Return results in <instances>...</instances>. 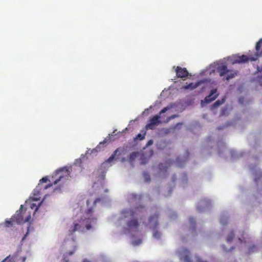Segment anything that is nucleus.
Returning a JSON list of instances; mask_svg holds the SVG:
<instances>
[{
    "label": "nucleus",
    "mask_w": 262,
    "mask_h": 262,
    "mask_svg": "<svg viewBox=\"0 0 262 262\" xmlns=\"http://www.w3.org/2000/svg\"><path fill=\"white\" fill-rule=\"evenodd\" d=\"M144 210L143 207H136L133 209L124 210L123 211L125 217H130L131 219L127 222V226L130 231H138L139 225L137 217L141 216V213Z\"/></svg>",
    "instance_id": "nucleus-1"
},
{
    "label": "nucleus",
    "mask_w": 262,
    "mask_h": 262,
    "mask_svg": "<svg viewBox=\"0 0 262 262\" xmlns=\"http://www.w3.org/2000/svg\"><path fill=\"white\" fill-rule=\"evenodd\" d=\"M70 175V171L66 167L58 169L52 177L53 182L43 187V189H47L53 185H56L60 181L68 180Z\"/></svg>",
    "instance_id": "nucleus-2"
},
{
    "label": "nucleus",
    "mask_w": 262,
    "mask_h": 262,
    "mask_svg": "<svg viewBox=\"0 0 262 262\" xmlns=\"http://www.w3.org/2000/svg\"><path fill=\"white\" fill-rule=\"evenodd\" d=\"M171 108V106H166L163 108L159 113V115H156L151 118L149 120V123H148L146 126L145 128L146 129H151L153 130L155 129L156 126L161 123L160 119L161 118V115L162 114L165 113L166 111L170 110Z\"/></svg>",
    "instance_id": "nucleus-3"
},
{
    "label": "nucleus",
    "mask_w": 262,
    "mask_h": 262,
    "mask_svg": "<svg viewBox=\"0 0 262 262\" xmlns=\"http://www.w3.org/2000/svg\"><path fill=\"white\" fill-rule=\"evenodd\" d=\"M158 218L159 214L155 213L150 216L148 221V224L150 228L154 230L153 232V237L157 239L160 238L161 237V233L158 231L155 230L159 225Z\"/></svg>",
    "instance_id": "nucleus-4"
},
{
    "label": "nucleus",
    "mask_w": 262,
    "mask_h": 262,
    "mask_svg": "<svg viewBox=\"0 0 262 262\" xmlns=\"http://www.w3.org/2000/svg\"><path fill=\"white\" fill-rule=\"evenodd\" d=\"M23 206L21 205L19 211H17L16 213L12 217V219L18 224L24 223L29 222L31 219V214H29L25 218H24L25 212L23 210Z\"/></svg>",
    "instance_id": "nucleus-5"
},
{
    "label": "nucleus",
    "mask_w": 262,
    "mask_h": 262,
    "mask_svg": "<svg viewBox=\"0 0 262 262\" xmlns=\"http://www.w3.org/2000/svg\"><path fill=\"white\" fill-rule=\"evenodd\" d=\"M93 212V208H91L87 210L85 212L86 217L83 220L85 221V227L87 230H90L92 228V225H95L96 224L97 217L92 215Z\"/></svg>",
    "instance_id": "nucleus-6"
},
{
    "label": "nucleus",
    "mask_w": 262,
    "mask_h": 262,
    "mask_svg": "<svg viewBox=\"0 0 262 262\" xmlns=\"http://www.w3.org/2000/svg\"><path fill=\"white\" fill-rule=\"evenodd\" d=\"M178 253L181 260H184V262H191L190 252L187 249L182 248L179 250Z\"/></svg>",
    "instance_id": "nucleus-7"
},
{
    "label": "nucleus",
    "mask_w": 262,
    "mask_h": 262,
    "mask_svg": "<svg viewBox=\"0 0 262 262\" xmlns=\"http://www.w3.org/2000/svg\"><path fill=\"white\" fill-rule=\"evenodd\" d=\"M217 90L216 89L211 90L209 95L207 96L204 100L201 101V104L203 103L208 104L213 101H214L219 96L218 94H216Z\"/></svg>",
    "instance_id": "nucleus-8"
},
{
    "label": "nucleus",
    "mask_w": 262,
    "mask_h": 262,
    "mask_svg": "<svg viewBox=\"0 0 262 262\" xmlns=\"http://www.w3.org/2000/svg\"><path fill=\"white\" fill-rule=\"evenodd\" d=\"M257 60L256 57L250 56L249 57L247 55H243L242 56H238L236 57L234 60L233 63H244L249 60L255 61Z\"/></svg>",
    "instance_id": "nucleus-9"
},
{
    "label": "nucleus",
    "mask_w": 262,
    "mask_h": 262,
    "mask_svg": "<svg viewBox=\"0 0 262 262\" xmlns=\"http://www.w3.org/2000/svg\"><path fill=\"white\" fill-rule=\"evenodd\" d=\"M176 75L179 78H185L188 76L189 73L185 68L178 66L176 69Z\"/></svg>",
    "instance_id": "nucleus-10"
},
{
    "label": "nucleus",
    "mask_w": 262,
    "mask_h": 262,
    "mask_svg": "<svg viewBox=\"0 0 262 262\" xmlns=\"http://www.w3.org/2000/svg\"><path fill=\"white\" fill-rule=\"evenodd\" d=\"M256 53L254 57H258L262 56V38H260L256 43L255 46Z\"/></svg>",
    "instance_id": "nucleus-11"
},
{
    "label": "nucleus",
    "mask_w": 262,
    "mask_h": 262,
    "mask_svg": "<svg viewBox=\"0 0 262 262\" xmlns=\"http://www.w3.org/2000/svg\"><path fill=\"white\" fill-rule=\"evenodd\" d=\"M217 71L221 76H223L229 72V70L227 69V66L225 64H222L219 66L217 68Z\"/></svg>",
    "instance_id": "nucleus-12"
},
{
    "label": "nucleus",
    "mask_w": 262,
    "mask_h": 262,
    "mask_svg": "<svg viewBox=\"0 0 262 262\" xmlns=\"http://www.w3.org/2000/svg\"><path fill=\"white\" fill-rule=\"evenodd\" d=\"M80 227L79 223L74 222L72 226L69 229L68 234L69 235H72L74 232L77 231Z\"/></svg>",
    "instance_id": "nucleus-13"
},
{
    "label": "nucleus",
    "mask_w": 262,
    "mask_h": 262,
    "mask_svg": "<svg viewBox=\"0 0 262 262\" xmlns=\"http://www.w3.org/2000/svg\"><path fill=\"white\" fill-rule=\"evenodd\" d=\"M200 84L199 82L193 83L191 82L189 83L188 84L184 85L182 86V89L185 90L190 89V90H194Z\"/></svg>",
    "instance_id": "nucleus-14"
},
{
    "label": "nucleus",
    "mask_w": 262,
    "mask_h": 262,
    "mask_svg": "<svg viewBox=\"0 0 262 262\" xmlns=\"http://www.w3.org/2000/svg\"><path fill=\"white\" fill-rule=\"evenodd\" d=\"M226 100V98H223L221 100H217L211 106V110L212 111L216 109L219 106L223 104Z\"/></svg>",
    "instance_id": "nucleus-15"
},
{
    "label": "nucleus",
    "mask_w": 262,
    "mask_h": 262,
    "mask_svg": "<svg viewBox=\"0 0 262 262\" xmlns=\"http://www.w3.org/2000/svg\"><path fill=\"white\" fill-rule=\"evenodd\" d=\"M18 256L17 253H15L12 255L7 256L2 262H15Z\"/></svg>",
    "instance_id": "nucleus-16"
},
{
    "label": "nucleus",
    "mask_w": 262,
    "mask_h": 262,
    "mask_svg": "<svg viewBox=\"0 0 262 262\" xmlns=\"http://www.w3.org/2000/svg\"><path fill=\"white\" fill-rule=\"evenodd\" d=\"M237 75V72L236 71L229 70V74L227 76L226 79L229 80L230 79L235 77Z\"/></svg>",
    "instance_id": "nucleus-17"
},
{
    "label": "nucleus",
    "mask_w": 262,
    "mask_h": 262,
    "mask_svg": "<svg viewBox=\"0 0 262 262\" xmlns=\"http://www.w3.org/2000/svg\"><path fill=\"white\" fill-rule=\"evenodd\" d=\"M41 185L40 184H38V185L36 186L35 189L34 190V194L35 195H40V192L41 190Z\"/></svg>",
    "instance_id": "nucleus-18"
},
{
    "label": "nucleus",
    "mask_w": 262,
    "mask_h": 262,
    "mask_svg": "<svg viewBox=\"0 0 262 262\" xmlns=\"http://www.w3.org/2000/svg\"><path fill=\"white\" fill-rule=\"evenodd\" d=\"M118 151V149L115 150L114 151V152H113V154L109 157V158L106 161L108 163L112 162L115 159V158L116 156L117 155Z\"/></svg>",
    "instance_id": "nucleus-19"
},
{
    "label": "nucleus",
    "mask_w": 262,
    "mask_h": 262,
    "mask_svg": "<svg viewBox=\"0 0 262 262\" xmlns=\"http://www.w3.org/2000/svg\"><path fill=\"white\" fill-rule=\"evenodd\" d=\"M159 168L161 171L166 172L168 169V166L164 165L163 163H160L159 165Z\"/></svg>",
    "instance_id": "nucleus-20"
},
{
    "label": "nucleus",
    "mask_w": 262,
    "mask_h": 262,
    "mask_svg": "<svg viewBox=\"0 0 262 262\" xmlns=\"http://www.w3.org/2000/svg\"><path fill=\"white\" fill-rule=\"evenodd\" d=\"M15 222V221L12 219V217L10 220H6L5 221V225L7 227H10L13 225V223Z\"/></svg>",
    "instance_id": "nucleus-21"
},
{
    "label": "nucleus",
    "mask_w": 262,
    "mask_h": 262,
    "mask_svg": "<svg viewBox=\"0 0 262 262\" xmlns=\"http://www.w3.org/2000/svg\"><path fill=\"white\" fill-rule=\"evenodd\" d=\"M234 235H235L234 233L233 232H231L228 234V236L227 237V241L228 242H231L233 240V238L234 237Z\"/></svg>",
    "instance_id": "nucleus-22"
},
{
    "label": "nucleus",
    "mask_w": 262,
    "mask_h": 262,
    "mask_svg": "<svg viewBox=\"0 0 262 262\" xmlns=\"http://www.w3.org/2000/svg\"><path fill=\"white\" fill-rule=\"evenodd\" d=\"M138 155L137 152H133L130 154L129 159L130 161H134Z\"/></svg>",
    "instance_id": "nucleus-23"
},
{
    "label": "nucleus",
    "mask_w": 262,
    "mask_h": 262,
    "mask_svg": "<svg viewBox=\"0 0 262 262\" xmlns=\"http://www.w3.org/2000/svg\"><path fill=\"white\" fill-rule=\"evenodd\" d=\"M189 223L193 228H195V221L193 217H190L189 219Z\"/></svg>",
    "instance_id": "nucleus-24"
},
{
    "label": "nucleus",
    "mask_w": 262,
    "mask_h": 262,
    "mask_svg": "<svg viewBox=\"0 0 262 262\" xmlns=\"http://www.w3.org/2000/svg\"><path fill=\"white\" fill-rule=\"evenodd\" d=\"M107 140L105 139V140H104V141H103V142H100V143H99V145H98L96 147V150L97 151H98V150H100V145H104V144H106V143H107Z\"/></svg>",
    "instance_id": "nucleus-25"
},
{
    "label": "nucleus",
    "mask_w": 262,
    "mask_h": 262,
    "mask_svg": "<svg viewBox=\"0 0 262 262\" xmlns=\"http://www.w3.org/2000/svg\"><path fill=\"white\" fill-rule=\"evenodd\" d=\"M257 250V247L256 246L253 245L252 246H251L249 248V253H250L251 252H255Z\"/></svg>",
    "instance_id": "nucleus-26"
},
{
    "label": "nucleus",
    "mask_w": 262,
    "mask_h": 262,
    "mask_svg": "<svg viewBox=\"0 0 262 262\" xmlns=\"http://www.w3.org/2000/svg\"><path fill=\"white\" fill-rule=\"evenodd\" d=\"M255 183L258 184L259 181H262V174L260 173L259 176L255 178L254 180Z\"/></svg>",
    "instance_id": "nucleus-27"
},
{
    "label": "nucleus",
    "mask_w": 262,
    "mask_h": 262,
    "mask_svg": "<svg viewBox=\"0 0 262 262\" xmlns=\"http://www.w3.org/2000/svg\"><path fill=\"white\" fill-rule=\"evenodd\" d=\"M145 138V134H138L136 137V139H138V140H142L143 139H144Z\"/></svg>",
    "instance_id": "nucleus-28"
},
{
    "label": "nucleus",
    "mask_w": 262,
    "mask_h": 262,
    "mask_svg": "<svg viewBox=\"0 0 262 262\" xmlns=\"http://www.w3.org/2000/svg\"><path fill=\"white\" fill-rule=\"evenodd\" d=\"M142 243V239H139L136 241L133 242V245L134 246H137L140 245Z\"/></svg>",
    "instance_id": "nucleus-29"
},
{
    "label": "nucleus",
    "mask_w": 262,
    "mask_h": 262,
    "mask_svg": "<svg viewBox=\"0 0 262 262\" xmlns=\"http://www.w3.org/2000/svg\"><path fill=\"white\" fill-rule=\"evenodd\" d=\"M227 220L228 219L225 217H222V218H221L220 219V223L222 224V225H224L226 223H227Z\"/></svg>",
    "instance_id": "nucleus-30"
},
{
    "label": "nucleus",
    "mask_w": 262,
    "mask_h": 262,
    "mask_svg": "<svg viewBox=\"0 0 262 262\" xmlns=\"http://www.w3.org/2000/svg\"><path fill=\"white\" fill-rule=\"evenodd\" d=\"M48 181V178L47 177H45L42 178L41 180H40V183H47Z\"/></svg>",
    "instance_id": "nucleus-31"
},
{
    "label": "nucleus",
    "mask_w": 262,
    "mask_h": 262,
    "mask_svg": "<svg viewBox=\"0 0 262 262\" xmlns=\"http://www.w3.org/2000/svg\"><path fill=\"white\" fill-rule=\"evenodd\" d=\"M101 174L99 176V178L101 180H103L104 179L105 177V171H101Z\"/></svg>",
    "instance_id": "nucleus-32"
},
{
    "label": "nucleus",
    "mask_w": 262,
    "mask_h": 262,
    "mask_svg": "<svg viewBox=\"0 0 262 262\" xmlns=\"http://www.w3.org/2000/svg\"><path fill=\"white\" fill-rule=\"evenodd\" d=\"M257 81L260 85H262V75L258 76Z\"/></svg>",
    "instance_id": "nucleus-33"
},
{
    "label": "nucleus",
    "mask_w": 262,
    "mask_h": 262,
    "mask_svg": "<svg viewBox=\"0 0 262 262\" xmlns=\"http://www.w3.org/2000/svg\"><path fill=\"white\" fill-rule=\"evenodd\" d=\"M35 207H36L35 209V211L36 212L38 209V206H36L35 204L33 203L31 204V207L32 209H33Z\"/></svg>",
    "instance_id": "nucleus-34"
},
{
    "label": "nucleus",
    "mask_w": 262,
    "mask_h": 262,
    "mask_svg": "<svg viewBox=\"0 0 262 262\" xmlns=\"http://www.w3.org/2000/svg\"><path fill=\"white\" fill-rule=\"evenodd\" d=\"M257 70L258 72H260V73L262 72V66L260 67L258 66Z\"/></svg>",
    "instance_id": "nucleus-35"
},
{
    "label": "nucleus",
    "mask_w": 262,
    "mask_h": 262,
    "mask_svg": "<svg viewBox=\"0 0 262 262\" xmlns=\"http://www.w3.org/2000/svg\"><path fill=\"white\" fill-rule=\"evenodd\" d=\"M176 117V115H173L168 117L167 121H169L170 119L174 118Z\"/></svg>",
    "instance_id": "nucleus-36"
},
{
    "label": "nucleus",
    "mask_w": 262,
    "mask_h": 262,
    "mask_svg": "<svg viewBox=\"0 0 262 262\" xmlns=\"http://www.w3.org/2000/svg\"><path fill=\"white\" fill-rule=\"evenodd\" d=\"M196 262H207V261H203V260H201V259L200 258L197 257Z\"/></svg>",
    "instance_id": "nucleus-37"
},
{
    "label": "nucleus",
    "mask_w": 262,
    "mask_h": 262,
    "mask_svg": "<svg viewBox=\"0 0 262 262\" xmlns=\"http://www.w3.org/2000/svg\"><path fill=\"white\" fill-rule=\"evenodd\" d=\"M152 143H153L152 140H150L148 141V142L147 143V145H151Z\"/></svg>",
    "instance_id": "nucleus-38"
},
{
    "label": "nucleus",
    "mask_w": 262,
    "mask_h": 262,
    "mask_svg": "<svg viewBox=\"0 0 262 262\" xmlns=\"http://www.w3.org/2000/svg\"><path fill=\"white\" fill-rule=\"evenodd\" d=\"M145 179L148 180H150V178H149V176L148 174H146L145 176Z\"/></svg>",
    "instance_id": "nucleus-39"
},
{
    "label": "nucleus",
    "mask_w": 262,
    "mask_h": 262,
    "mask_svg": "<svg viewBox=\"0 0 262 262\" xmlns=\"http://www.w3.org/2000/svg\"><path fill=\"white\" fill-rule=\"evenodd\" d=\"M74 253V251H69L68 253V254L70 256V255H72Z\"/></svg>",
    "instance_id": "nucleus-40"
},
{
    "label": "nucleus",
    "mask_w": 262,
    "mask_h": 262,
    "mask_svg": "<svg viewBox=\"0 0 262 262\" xmlns=\"http://www.w3.org/2000/svg\"><path fill=\"white\" fill-rule=\"evenodd\" d=\"M100 170V169H98L96 171H95V172H94V173H96V175H97V174H98V173L100 172H99Z\"/></svg>",
    "instance_id": "nucleus-41"
},
{
    "label": "nucleus",
    "mask_w": 262,
    "mask_h": 262,
    "mask_svg": "<svg viewBox=\"0 0 262 262\" xmlns=\"http://www.w3.org/2000/svg\"><path fill=\"white\" fill-rule=\"evenodd\" d=\"M177 163H179L180 162V158H178L177 159Z\"/></svg>",
    "instance_id": "nucleus-42"
},
{
    "label": "nucleus",
    "mask_w": 262,
    "mask_h": 262,
    "mask_svg": "<svg viewBox=\"0 0 262 262\" xmlns=\"http://www.w3.org/2000/svg\"><path fill=\"white\" fill-rule=\"evenodd\" d=\"M239 240L240 241V242H241V243H242V242H244V243H245V242H246L245 241H243L241 238H239Z\"/></svg>",
    "instance_id": "nucleus-43"
},
{
    "label": "nucleus",
    "mask_w": 262,
    "mask_h": 262,
    "mask_svg": "<svg viewBox=\"0 0 262 262\" xmlns=\"http://www.w3.org/2000/svg\"><path fill=\"white\" fill-rule=\"evenodd\" d=\"M29 234V231L28 230L27 232L26 233L25 236L26 237Z\"/></svg>",
    "instance_id": "nucleus-44"
},
{
    "label": "nucleus",
    "mask_w": 262,
    "mask_h": 262,
    "mask_svg": "<svg viewBox=\"0 0 262 262\" xmlns=\"http://www.w3.org/2000/svg\"><path fill=\"white\" fill-rule=\"evenodd\" d=\"M83 262H90V261H89L86 259H84V260H83Z\"/></svg>",
    "instance_id": "nucleus-45"
},
{
    "label": "nucleus",
    "mask_w": 262,
    "mask_h": 262,
    "mask_svg": "<svg viewBox=\"0 0 262 262\" xmlns=\"http://www.w3.org/2000/svg\"><path fill=\"white\" fill-rule=\"evenodd\" d=\"M34 199H35V200H39V198L35 197V198H34Z\"/></svg>",
    "instance_id": "nucleus-46"
},
{
    "label": "nucleus",
    "mask_w": 262,
    "mask_h": 262,
    "mask_svg": "<svg viewBox=\"0 0 262 262\" xmlns=\"http://www.w3.org/2000/svg\"><path fill=\"white\" fill-rule=\"evenodd\" d=\"M23 260H24V261H25V260H26V257H24V258H23Z\"/></svg>",
    "instance_id": "nucleus-47"
},
{
    "label": "nucleus",
    "mask_w": 262,
    "mask_h": 262,
    "mask_svg": "<svg viewBox=\"0 0 262 262\" xmlns=\"http://www.w3.org/2000/svg\"><path fill=\"white\" fill-rule=\"evenodd\" d=\"M86 203L88 205V204H89V201L88 200L87 201Z\"/></svg>",
    "instance_id": "nucleus-48"
},
{
    "label": "nucleus",
    "mask_w": 262,
    "mask_h": 262,
    "mask_svg": "<svg viewBox=\"0 0 262 262\" xmlns=\"http://www.w3.org/2000/svg\"><path fill=\"white\" fill-rule=\"evenodd\" d=\"M179 124H181L180 123H177V126L179 125Z\"/></svg>",
    "instance_id": "nucleus-49"
}]
</instances>
